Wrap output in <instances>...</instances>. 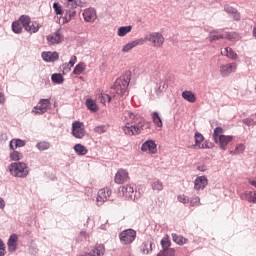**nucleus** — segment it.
Returning a JSON list of instances; mask_svg holds the SVG:
<instances>
[{
  "mask_svg": "<svg viewBox=\"0 0 256 256\" xmlns=\"http://www.w3.org/2000/svg\"><path fill=\"white\" fill-rule=\"evenodd\" d=\"M131 82V72H126L120 78H118L113 86L110 88V93L114 97H123L125 93H127V87H129V83Z\"/></svg>",
  "mask_w": 256,
  "mask_h": 256,
  "instance_id": "obj_1",
  "label": "nucleus"
},
{
  "mask_svg": "<svg viewBox=\"0 0 256 256\" xmlns=\"http://www.w3.org/2000/svg\"><path fill=\"white\" fill-rule=\"evenodd\" d=\"M242 123H244V125H247V127H253L254 125H256V122L253 118H245L244 120H242Z\"/></svg>",
  "mask_w": 256,
  "mask_h": 256,
  "instance_id": "obj_48",
  "label": "nucleus"
},
{
  "mask_svg": "<svg viewBox=\"0 0 256 256\" xmlns=\"http://www.w3.org/2000/svg\"><path fill=\"white\" fill-rule=\"evenodd\" d=\"M121 192L124 195V197H127L128 199H132L135 201V188H133L132 185H124L121 187Z\"/></svg>",
  "mask_w": 256,
  "mask_h": 256,
  "instance_id": "obj_23",
  "label": "nucleus"
},
{
  "mask_svg": "<svg viewBox=\"0 0 256 256\" xmlns=\"http://www.w3.org/2000/svg\"><path fill=\"white\" fill-rule=\"evenodd\" d=\"M224 11L227 13L230 19H233V21H241V13L239 12V10H237V8L229 4H225Z\"/></svg>",
  "mask_w": 256,
  "mask_h": 256,
  "instance_id": "obj_14",
  "label": "nucleus"
},
{
  "mask_svg": "<svg viewBox=\"0 0 256 256\" xmlns=\"http://www.w3.org/2000/svg\"><path fill=\"white\" fill-rule=\"evenodd\" d=\"M133 30V26H121L118 29V37H125V35H127L128 33H131V31Z\"/></svg>",
  "mask_w": 256,
  "mask_h": 256,
  "instance_id": "obj_34",
  "label": "nucleus"
},
{
  "mask_svg": "<svg viewBox=\"0 0 256 256\" xmlns=\"http://www.w3.org/2000/svg\"><path fill=\"white\" fill-rule=\"evenodd\" d=\"M15 147H25L26 142L21 139H13Z\"/></svg>",
  "mask_w": 256,
  "mask_h": 256,
  "instance_id": "obj_51",
  "label": "nucleus"
},
{
  "mask_svg": "<svg viewBox=\"0 0 256 256\" xmlns=\"http://www.w3.org/2000/svg\"><path fill=\"white\" fill-rule=\"evenodd\" d=\"M137 238V232L133 229H126L119 234L120 243L122 245H131Z\"/></svg>",
  "mask_w": 256,
  "mask_h": 256,
  "instance_id": "obj_6",
  "label": "nucleus"
},
{
  "mask_svg": "<svg viewBox=\"0 0 256 256\" xmlns=\"http://www.w3.org/2000/svg\"><path fill=\"white\" fill-rule=\"evenodd\" d=\"M243 151H245V146H244L243 144H239V145L235 148L233 154H234V155H241V153H243Z\"/></svg>",
  "mask_w": 256,
  "mask_h": 256,
  "instance_id": "obj_50",
  "label": "nucleus"
},
{
  "mask_svg": "<svg viewBox=\"0 0 256 256\" xmlns=\"http://www.w3.org/2000/svg\"><path fill=\"white\" fill-rule=\"evenodd\" d=\"M6 101L5 94L3 92H0V104L4 105Z\"/></svg>",
  "mask_w": 256,
  "mask_h": 256,
  "instance_id": "obj_59",
  "label": "nucleus"
},
{
  "mask_svg": "<svg viewBox=\"0 0 256 256\" xmlns=\"http://www.w3.org/2000/svg\"><path fill=\"white\" fill-rule=\"evenodd\" d=\"M234 35L235 33H229V32L219 33L218 31H212L210 32L208 39L209 41H219V39H233Z\"/></svg>",
  "mask_w": 256,
  "mask_h": 256,
  "instance_id": "obj_15",
  "label": "nucleus"
},
{
  "mask_svg": "<svg viewBox=\"0 0 256 256\" xmlns=\"http://www.w3.org/2000/svg\"><path fill=\"white\" fill-rule=\"evenodd\" d=\"M147 41L152 43L153 47H163L165 37L160 32H152L148 35Z\"/></svg>",
  "mask_w": 256,
  "mask_h": 256,
  "instance_id": "obj_9",
  "label": "nucleus"
},
{
  "mask_svg": "<svg viewBox=\"0 0 256 256\" xmlns=\"http://www.w3.org/2000/svg\"><path fill=\"white\" fill-rule=\"evenodd\" d=\"M167 87L168 85L165 81L158 80L152 85L150 99H159V97H163V94L167 91Z\"/></svg>",
  "mask_w": 256,
  "mask_h": 256,
  "instance_id": "obj_4",
  "label": "nucleus"
},
{
  "mask_svg": "<svg viewBox=\"0 0 256 256\" xmlns=\"http://www.w3.org/2000/svg\"><path fill=\"white\" fill-rule=\"evenodd\" d=\"M51 79L53 81V83H56L57 85H61L63 83V81H65V78H63L62 74H52Z\"/></svg>",
  "mask_w": 256,
  "mask_h": 256,
  "instance_id": "obj_38",
  "label": "nucleus"
},
{
  "mask_svg": "<svg viewBox=\"0 0 256 256\" xmlns=\"http://www.w3.org/2000/svg\"><path fill=\"white\" fill-rule=\"evenodd\" d=\"M36 147L39 151H47L51 147V144L49 142H38Z\"/></svg>",
  "mask_w": 256,
  "mask_h": 256,
  "instance_id": "obj_41",
  "label": "nucleus"
},
{
  "mask_svg": "<svg viewBox=\"0 0 256 256\" xmlns=\"http://www.w3.org/2000/svg\"><path fill=\"white\" fill-rule=\"evenodd\" d=\"M177 200L179 201V203H183L184 205L189 203V197L186 196L185 194L178 195Z\"/></svg>",
  "mask_w": 256,
  "mask_h": 256,
  "instance_id": "obj_49",
  "label": "nucleus"
},
{
  "mask_svg": "<svg viewBox=\"0 0 256 256\" xmlns=\"http://www.w3.org/2000/svg\"><path fill=\"white\" fill-rule=\"evenodd\" d=\"M172 241H174L176 245H185L189 240L181 235L172 233Z\"/></svg>",
  "mask_w": 256,
  "mask_h": 256,
  "instance_id": "obj_32",
  "label": "nucleus"
},
{
  "mask_svg": "<svg viewBox=\"0 0 256 256\" xmlns=\"http://www.w3.org/2000/svg\"><path fill=\"white\" fill-rule=\"evenodd\" d=\"M143 127H145V123L144 124L126 123L122 127V131L125 135H128L129 137H133V135H141V131H143Z\"/></svg>",
  "mask_w": 256,
  "mask_h": 256,
  "instance_id": "obj_5",
  "label": "nucleus"
},
{
  "mask_svg": "<svg viewBox=\"0 0 256 256\" xmlns=\"http://www.w3.org/2000/svg\"><path fill=\"white\" fill-rule=\"evenodd\" d=\"M86 107L88 111H91L92 113H97L99 111V106H97V102L95 100L88 98L86 100Z\"/></svg>",
  "mask_w": 256,
  "mask_h": 256,
  "instance_id": "obj_30",
  "label": "nucleus"
},
{
  "mask_svg": "<svg viewBox=\"0 0 256 256\" xmlns=\"http://www.w3.org/2000/svg\"><path fill=\"white\" fill-rule=\"evenodd\" d=\"M0 209H5V200L0 197Z\"/></svg>",
  "mask_w": 256,
  "mask_h": 256,
  "instance_id": "obj_61",
  "label": "nucleus"
},
{
  "mask_svg": "<svg viewBox=\"0 0 256 256\" xmlns=\"http://www.w3.org/2000/svg\"><path fill=\"white\" fill-rule=\"evenodd\" d=\"M197 149H209V144H201Z\"/></svg>",
  "mask_w": 256,
  "mask_h": 256,
  "instance_id": "obj_62",
  "label": "nucleus"
},
{
  "mask_svg": "<svg viewBox=\"0 0 256 256\" xmlns=\"http://www.w3.org/2000/svg\"><path fill=\"white\" fill-rule=\"evenodd\" d=\"M53 9L57 15H63V9L61 8V5L59 2L53 3Z\"/></svg>",
  "mask_w": 256,
  "mask_h": 256,
  "instance_id": "obj_47",
  "label": "nucleus"
},
{
  "mask_svg": "<svg viewBox=\"0 0 256 256\" xmlns=\"http://www.w3.org/2000/svg\"><path fill=\"white\" fill-rule=\"evenodd\" d=\"M221 55H224V57H227L228 59H232L233 61H235V59H237V53H235L233 51V48L231 47H226L224 49L221 50Z\"/></svg>",
  "mask_w": 256,
  "mask_h": 256,
  "instance_id": "obj_29",
  "label": "nucleus"
},
{
  "mask_svg": "<svg viewBox=\"0 0 256 256\" xmlns=\"http://www.w3.org/2000/svg\"><path fill=\"white\" fill-rule=\"evenodd\" d=\"M253 35L256 37V28L253 29Z\"/></svg>",
  "mask_w": 256,
  "mask_h": 256,
  "instance_id": "obj_63",
  "label": "nucleus"
},
{
  "mask_svg": "<svg viewBox=\"0 0 256 256\" xmlns=\"http://www.w3.org/2000/svg\"><path fill=\"white\" fill-rule=\"evenodd\" d=\"M160 244H161V247H162L164 253H166V255H170V256L175 255V249L170 248L171 247V240H169L168 236L162 238Z\"/></svg>",
  "mask_w": 256,
  "mask_h": 256,
  "instance_id": "obj_18",
  "label": "nucleus"
},
{
  "mask_svg": "<svg viewBox=\"0 0 256 256\" xmlns=\"http://www.w3.org/2000/svg\"><path fill=\"white\" fill-rule=\"evenodd\" d=\"M194 139H195V144L192 145V149H197L201 143H203V141L205 140V137H203V134L196 132L194 135Z\"/></svg>",
  "mask_w": 256,
  "mask_h": 256,
  "instance_id": "obj_33",
  "label": "nucleus"
},
{
  "mask_svg": "<svg viewBox=\"0 0 256 256\" xmlns=\"http://www.w3.org/2000/svg\"><path fill=\"white\" fill-rule=\"evenodd\" d=\"M63 39H64V36H63V31L61 29H58L56 32L46 37L47 44L50 47H53L55 45H61V43H63Z\"/></svg>",
  "mask_w": 256,
  "mask_h": 256,
  "instance_id": "obj_8",
  "label": "nucleus"
},
{
  "mask_svg": "<svg viewBox=\"0 0 256 256\" xmlns=\"http://www.w3.org/2000/svg\"><path fill=\"white\" fill-rule=\"evenodd\" d=\"M29 27L31 28V29H36V33H37V31H39V23H37V22H30L29 23Z\"/></svg>",
  "mask_w": 256,
  "mask_h": 256,
  "instance_id": "obj_56",
  "label": "nucleus"
},
{
  "mask_svg": "<svg viewBox=\"0 0 256 256\" xmlns=\"http://www.w3.org/2000/svg\"><path fill=\"white\" fill-rule=\"evenodd\" d=\"M151 187L153 191H163V182L160 180H155L152 184Z\"/></svg>",
  "mask_w": 256,
  "mask_h": 256,
  "instance_id": "obj_40",
  "label": "nucleus"
},
{
  "mask_svg": "<svg viewBox=\"0 0 256 256\" xmlns=\"http://www.w3.org/2000/svg\"><path fill=\"white\" fill-rule=\"evenodd\" d=\"M61 69L63 70V73H69V71H71V66H69L68 63H64L61 66Z\"/></svg>",
  "mask_w": 256,
  "mask_h": 256,
  "instance_id": "obj_52",
  "label": "nucleus"
},
{
  "mask_svg": "<svg viewBox=\"0 0 256 256\" xmlns=\"http://www.w3.org/2000/svg\"><path fill=\"white\" fill-rule=\"evenodd\" d=\"M19 241V236L17 234H11L8 241H7V247L9 253H15L17 251V243Z\"/></svg>",
  "mask_w": 256,
  "mask_h": 256,
  "instance_id": "obj_19",
  "label": "nucleus"
},
{
  "mask_svg": "<svg viewBox=\"0 0 256 256\" xmlns=\"http://www.w3.org/2000/svg\"><path fill=\"white\" fill-rule=\"evenodd\" d=\"M157 256H160L159 254H157Z\"/></svg>",
  "mask_w": 256,
  "mask_h": 256,
  "instance_id": "obj_64",
  "label": "nucleus"
},
{
  "mask_svg": "<svg viewBox=\"0 0 256 256\" xmlns=\"http://www.w3.org/2000/svg\"><path fill=\"white\" fill-rule=\"evenodd\" d=\"M124 115V121H126V123H138V124H144V120L143 118L139 115V114H135L133 112H131V110H125L123 112Z\"/></svg>",
  "mask_w": 256,
  "mask_h": 256,
  "instance_id": "obj_10",
  "label": "nucleus"
},
{
  "mask_svg": "<svg viewBox=\"0 0 256 256\" xmlns=\"http://www.w3.org/2000/svg\"><path fill=\"white\" fill-rule=\"evenodd\" d=\"M9 147L12 151H15V149H17V147H15V140H11L9 143Z\"/></svg>",
  "mask_w": 256,
  "mask_h": 256,
  "instance_id": "obj_60",
  "label": "nucleus"
},
{
  "mask_svg": "<svg viewBox=\"0 0 256 256\" xmlns=\"http://www.w3.org/2000/svg\"><path fill=\"white\" fill-rule=\"evenodd\" d=\"M111 194H112V191H111V188L109 187L100 189L98 191V195L96 198L98 207H101L103 203H105L106 201H109V197H111Z\"/></svg>",
  "mask_w": 256,
  "mask_h": 256,
  "instance_id": "obj_11",
  "label": "nucleus"
},
{
  "mask_svg": "<svg viewBox=\"0 0 256 256\" xmlns=\"http://www.w3.org/2000/svg\"><path fill=\"white\" fill-rule=\"evenodd\" d=\"M250 185L256 187V180H249ZM241 199L248 203H256V191H246L240 195Z\"/></svg>",
  "mask_w": 256,
  "mask_h": 256,
  "instance_id": "obj_13",
  "label": "nucleus"
},
{
  "mask_svg": "<svg viewBox=\"0 0 256 256\" xmlns=\"http://www.w3.org/2000/svg\"><path fill=\"white\" fill-rule=\"evenodd\" d=\"M19 21L22 25V27H24L25 31H27L28 33H37V29H31L29 27V24L31 23V17L27 16V15H22L19 18Z\"/></svg>",
  "mask_w": 256,
  "mask_h": 256,
  "instance_id": "obj_21",
  "label": "nucleus"
},
{
  "mask_svg": "<svg viewBox=\"0 0 256 256\" xmlns=\"http://www.w3.org/2000/svg\"><path fill=\"white\" fill-rule=\"evenodd\" d=\"M79 238L80 239H89V233H87L86 231H81L79 234Z\"/></svg>",
  "mask_w": 256,
  "mask_h": 256,
  "instance_id": "obj_57",
  "label": "nucleus"
},
{
  "mask_svg": "<svg viewBox=\"0 0 256 256\" xmlns=\"http://www.w3.org/2000/svg\"><path fill=\"white\" fill-rule=\"evenodd\" d=\"M85 124L81 121H74L72 123L71 135L75 139H83L85 137Z\"/></svg>",
  "mask_w": 256,
  "mask_h": 256,
  "instance_id": "obj_7",
  "label": "nucleus"
},
{
  "mask_svg": "<svg viewBox=\"0 0 256 256\" xmlns=\"http://www.w3.org/2000/svg\"><path fill=\"white\" fill-rule=\"evenodd\" d=\"M12 31L13 33L19 34L23 31V28L21 27V23L19 22H13L12 23Z\"/></svg>",
  "mask_w": 256,
  "mask_h": 256,
  "instance_id": "obj_42",
  "label": "nucleus"
},
{
  "mask_svg": "<svg viewBox=\"0 0 256 256\" xmlns=\"http://www.w3.org/2000/svg\"><path fill=\"white\" fill-rule=\"evenodd\" d=\"M129 179V173L126 170L120 169L115 175V183H118V185H121L122 183H125Z\"/></svg>",
  "mask_w": 256,
  "mask_h": 256,
  "instance_id": "obj_26",
  "label": "nucleus"
},
{
  "mask_svg": "<svg viewBox=\"0 0 256 256\" xmlns=\"http://www.w3.org/2000/svg\"><path fill=\"white\" fill-rule=\"evenodd\" d=\"M8 171L12 177L25 179L29 175V166L25 162H13L8 166Z\"/></svg>",
  "mask_w": 256,
  "mask_h": 256,
  "instance_id": "obj_3",
  "label": "nucleus"
},
{
  "mask_svg": "<svg viewBox=\"0 0 256 256\" xmlns=\"http://www.w3.org/2000/svg\"><path fill=\"white\" fill-rule=\"evenodd\" d=\"M41 57L46 63H53L59 59L58 52H42Z\"/></svg>",
  "mask_w": 256,
  "mask_h": 256,
  "instance_id": "obj_24",
  "label": "nucleus"
},
{
  "mask_svg": "<svg viewBox=\"0 0 256 256\" xmlns=\"http://www.w3.org/2000/svg\"><path fill=\"white\" fill-rule=\"evenodd\" d=\"M197 171H201L202 173H205V171H207V166L204 164H201L197 166Z\"/></svg>",
  "mask_w": 256,
  "mask_h": 256,
  "instance_id": "obj_58",
  "label": "nucleus"
},
{
  "mask_svg": "<svg viewBox=\"0 0 256 256\" xmlns=\"http://www.w3.org/2000/svg\"><path fill=\"white\" fill-rule=\"evenodd\" d=\"M86 69L85 63L81 62L75 66L73 73L74 75H81Z\"/></svg>",
  "mask_w": 256,
  "mask_h": 256,
  "instance_id": "obj_37",
  "label": "nucleus"
},
{
  "mask_svg": "<svg viewBox=\"0 0 256 256\" xmlns=\"http://www.w3.org/2000/svg\"><path fill=\"white\" fill-rule=\"evenodd\" d=\"M4 255H5V243L0 238V256H4Z\"/></svg>",
  "mask_w": 256,
  "mask_h": 256,
  "instance_id": "obj_53",
  "label": "nucleus"
},
{
  "mask_svg": "<svg viewBox=\"0 0 256 256\" xmlns=\"http://www.w3.org/2000/svg\"><path fill=\"white\" fill-rule=\"evenodd\" d=\"M50 105L51 101L49 99H40L38 106L33 108L32 113L43 115V113H47Z\"/></svg>",
  "mask_w": 256,
  "mask_h": 256,
  "instance_id": "obj_12",
  "label": "nucleus"
},
{
  "mask_svg": "<svg viewBox=\"0 0 256 256\" xmlns=\"http://www.w3.org/2000/svg\"><path fill=\"white\" fill-rule=\"evenodd\" d=\"M94 133H98V135H103V133H107V126H96L94 128Z\"/></svg>",
  "mask_w": 256,
  "mask_h": 256,
  "instance_id": "obj_45",
  "label": "nucleus"
},
{
  "mask_svg": "<svg viewBox=\"0 0 256 256\" xmlns=\"http://www.w3.org/2000/svg\"><path fill=\"white\" fill-rule=\"evenodd\" d=\"M137 45H145V39L140 38V39H137V40H134L132 42L125 44L122 48V52L129 53V51H131V49L137 47Z\"/></svg>",
  "mask_w": 256,
  "mask_h": 256,
  "instance_id": "obj_22",
  "label": "nucleus"
},
{
  "mask_svg": "<svg viewBox=\"0 0 256 256\" xmlns=\"http://www.w3.org/2000/svg\"><path fill=\"white\" fill-rule=\"evenodd\" d=\"M70 3H71V6L73 7V9H77V7H79V5H81V0H71Z\"/></svg>",
  "mask_w": 256,
  "mask_h": 256,
  "instance_id": "obj_54",
  "label": "nucleus"
},
{
  "mask_svg": "<svg viewBox=\"0 0 256 256\" xmlns=\"http://www.w3.org/2000/svg\"><path fill=\"white\" fill-rule=\"evenodd\" d=\"M74 151L77 155H87V148L82 144H76L74 146Z\"/></svg>",
  "mask_w": 256,
  "mask_h": 256,
  "instance_id": "obj_36",
  "label": "nucleus"
},
{
  "mask_svg": "<svg viewBox=\"0 0 256 256\" xmlns=\"http://www.w3.org/2000/svg\"><path fill=\"white\" fill-rule=\"evenodd\" d=\"M75 63H77V56H71L70 61L68 62L69 67L72 68Z\"/></svg>",
  "mask_w": 256,
  "mask_h": 256,
  "instance_id": "obj_55",
  "label": "nucleus"
},
{
  "mask_svg": "<svg viewBox=\"0 0 256 256\" xmlns=\"http://www.w3.org/2000/svg\"><path fill=\"white\" fill-rule=\"evenodd\" d=\"M182 97L185 99V101H188V103H195L197 101L195 94L189 90L183 91Z\"/></svg>",
  "mask_w": 256,
  "mask_h": 256,
  "instance_id": "obj_31",
  "label": "nucleus"
},
{
  "mask_svg": "<svg viewBox=\"0 0 256 256\" xmlns=\"http://www.w3.org/2000/svg\"><path fill=\"white\" fill-rule=\"evenodd\" d=\"M100 102L105 105V103H111V97L108 94H100Z\"/></svg>",
  "mask_w": 256,
  "mask_h": 256,
  "instance_id": "obj_46",
  "label": "nucleus"
},
{
  "mask_svg": "<svg viewBox=\"0 0 256 256\" xmlns=\"http://www.w3.org/2000/svg\"><path fill=\"white\" fill-rule=\"evenodd\" d=\"M223 133H225V130L223 128L216 127L212 134V139L214 143H216V145H218L219 148L222 149V151H226L229 143L233 141V136L223 135Z\"/></svg>",
  "mask_w": 256,
  "mask_h": 256,
  "instance_id": "obj_2",
  "label": "nucleus"
},
{
  "mask_svg": "<svg viewBox=\"0 0 256 256\" xmlns=\"http://www.w3.org/2000/svg\"><path fill=\"white\" fill-rule=\"evenodd\" d=\"M141 151L143 152L149 151V153H152V155H155V153H157V144L153 140H147L142 144Z\"/></svg>",
  "mask_w": 256,
  "mask_h": 256,
  "instance_id": "obj_20",
  "label": "nucleus"
},
{
  "mask_svg": "<svg viewBox=\"0 0 256 256\" xmlns=\"http://www.w3.org/2000/svg\"><path fill=\"white\" fill-rule=\"evenodd\" d=\"M207 185H209V180L207 179V176H198L194 180L195 191H203V189H205Z\"/></svg>",
  "mask_w": 256,
  "mask_h": 256,
  "instance_id": "obj_17",
  "label": "nucleus"
},
{
  "mask_svg": "<svg viewBox=\"0 0 256 256\" xmlns=\"http://www.w3.org/2000/svg\"><path fill=\"white\" fill-rule=\"evenodd\" d=\"M83 17H84V21H86L87 23H93V21L97 19V13L95 12V9L88 8L84 10Z\"/></svg>",
  "mask_w": 256,
  "mask_h": 256,
  "instance_id": "obj_25",
  "label": "nucleus"
},
{
  "mask_svg": "<svg viewBox=\"0 0 256 256\" xmlns=\"http://www.w3.org/2000/svg\"><path fill=\"white\" fill-rule=\"evenodd\" d=\"M142 255H151L153 251V242L146 241L140 246Z\"/></svg>",
  "mask_w": 256,
  "mask_h": 256,
  "instance_id": "obj_27",
  "label": "nucleus"
},
{
  "mask_svg": "<svg viewBox=\"0 0 256 256\" xmlns=\"http://www.w3.org/2000/svg\"><path fill=\"white\" fill-rule=\"evenodd\" d=\"M199 205H201V198L199 196H194L190 199L191 207H199Z\"/></svg>",
  "mask_w": 256,
  "mask_h": 256,
  "instance_id": "obj_43",
  "label": "nucleus"
},
{
  "mask_svg": "<svg viewBox=\"0 0 256 256\" xmlns=\"http://www.w3.org/2000/svg\"><path fill=\"white\" fill-rule=\"evenodd\" d=\"M10 157V161H21V159H23V154L20 153L19 151H13L12 153H10L9 155Z\"/></svg>",
  "mask_w": 256,
  "mask_h": 256,
  "instance_id": "obj_39",
  "label": "nucleus"
},
{
  "mask_svg": "<svg viewBox=\"0 0 256 256\" xmlns=\"http://www.w3.org/2000/svg\"><path fill=\"white\" fill-rule=\"evenodd\" d=\"M236 71H237V63L235 62L220 66V74L222 75V77H229L231 73H235Z\"/></svg>",
  "mask_w": 256,
  "mask_h": 256,
  "instance_id": "obj_16",
  "label": "nucleus"
},
{
  "mask_svg": "<svg viewBox=\"0 0 256 256\" xmlns=\"http://www.w3.org/2000/svg\"><path fill=\"white\" fill-rule=\"evenodd\" d=\"M152 120L156 127H163V121L161 120V116H159V112L152 113Z\"/></svg>",
  "mask_w": 256,
  "mask_h": 256,
  "instance_id": "obj_35",
  "label": "nucleus"
},
{
  "mask_svg": "<svg viewBox=\"0 0 256 256\" xmlns=\"http://www.w3.org/2000/svg\"><path fill=\"white\" fill-rule=\"evenodd\" d=\"M77 15V12L75 10H70L66 13V16L64 17V23H69L73 19V17Z\"/></svg>",
  "mask_w": 256,
  "mask_h": 256,
  "instance_id": "obj_44",
  "label": "nucleus"
},
{
  "mask_svg": "<svg viewBox=\"0 0 256 256\" xmlns=\"http://www.w3.org/2000/svg\"><path fill=\"white\" fill-rule=\"evenodd\" d=\"M105 255V246L101 244H97L94 249H92L89 253L88 256H103Z\"/></svg>",
  "mask_w": 256,
  "mask_h": 256,
  "instance_id": "obj_28",
  "label": "nucleus"
}]
</instances>
